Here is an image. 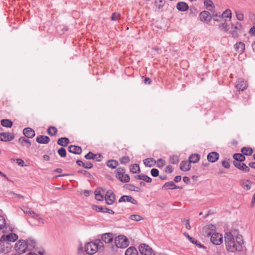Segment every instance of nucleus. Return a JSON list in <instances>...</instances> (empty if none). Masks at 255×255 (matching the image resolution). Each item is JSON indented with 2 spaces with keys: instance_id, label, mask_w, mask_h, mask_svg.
Segmentation results:
<instances>
[{
  "instance_id": "1",
  "label": "nucleus",
  "mask_w": 255,
  "mask_h": 255,
  "mask_svg": "<svg viewBox=\"0 0 255 255\" xmlns=\"http://www.w3.org/2000/svg\"><path fill=\"white\" fill-rule=\"evenodd\" d=\"M225 242L226 249L231 252L242 251L243 240L237 231L234 230L225 234Z\"/></svg>"
},
{
  "instance_id": "2",
  "label": "nucleus",
  "mask_w": 255,
  "mask_h": 255,
  "mask_svg": "<svg viewBox=\"0 0 255 255\" xmlns=\"http://www.w3.org/2000/svg\"><path fill=\"white\" fill-rule=\"evenodd\" d=\"M243 26L242 24L239 22L232 23L231 24V30L229 33L234 38H238L239 34L242 33Z\"/></svg>"
},
{
  "instance_id": "3",
  "label": "nucleus",
  "mask_w": 255,
  "mask_h": 255,
  "mask_svg": "<svg viewBox=\"0 0 255 255\" xmlns=\"http://www.w3.org/2000/svg\"><path fill=\"white\" fill-rule=\"evenodd\" d=\"M115 243L118 248H126L129 245L128 239L124 235H119L115 238Z\"/></svg>"
},
{
  "instance_id": "4",
  "label": "nucleus",
  "mask_w": 255,
  "mask_h": 255,
  "mask_svg": "<svg viewBox=\"0 0 255 255\" xmlns=\"http://www.w3.org/2000/svg\"><path fill=\"white\" fill-rule=\"evenodd\" d=\"M116 176L122 182H128L130 180L129 175L125 174V169L124 168L119 167L117 168Z\"/></svg>"
},
{
  "instance_id": "5",
  "label": "nucleus",
  "mask_w": 255,
  "mask_h": 255,
  "mask_svg": "<svg viewBox=\"0 0 255 255\" xmlns=\"http://www.w3.org/2000/svg\"><path fill=\"white\" fill-rule=\"evenodd\" d=\"M138 249L139 252L142 255H155L152 248L146 244L140 245Z\"/></svg>"
},
{
  "instance_id": "6",
  "label": "nucleus",
  "mask_w": 255,
  "mask_h": 255,
  "mask_svg": "<svg viewBox=\"0 0 255 255\" xmlns=\"http://www.w3.org/2000/svg\"><path fill=\"white\" fill-rule=\"evenodd\" d=\"M14 248L15 251L20 254L25 253L26 251L27 250V246H26V244L25 243V240H19L15 244Z\"/></svg>"
},
{
  "instance_id": "7",
  "label": "nucleus",
  "mask_w": 255,
  "mask_h": 255,
  "mask_svg": "<svg viewBox=\"0 0 255 255\" xmlns=\"http://www.w3.org/2000/svg\"><path fill=\"white\" fill-rule=\"evenodd\" d=\"M97 246L93 242L87 243L85 245V251L88 255H93L97 251Z\"/></svg>"
},
{
  "instance_id": "8",
  "label": "nucleus",
  "mask_w": 255,
  "mask_h": 255,
  "mask_svg": "<svg viewBox=\"0 0 255 255\" xmlns=\"http://www.w3.org/2000/svg\"><path fill=\"white\" fill-rule=\"evenodd\" d=\"M105 199L107 204L112 205L116 199L115 194L111 190H109L106 192Z\"/></svg>"
},
{
  "instance_id": "9",
  "label": "nucleus",
  "mask_w": 255,
  "mask_h": 255,
  "mask_svg": "<svg viewBox=\"0 0 255 255\" xmlns=\"http://www.w3.org/2000/svg\"><path fill=\"white\" fill-rule=\"evenodd\" d=\"M12 246L8 242L3 241L0 243V253L7 254L10 252Z\"/></svg>"
},
{
  "instance_id": "10",
  "label": "nucleus",
  "mask_w": 255,
  "mask_h": 255,
  "mask_svg": "<svg viewBox=\"0 0 255 255\" xmlns=\"http://www.w3.org/2000/svg\"><path fill=\"white\" fill-rule=\"evenodd\" d=\"M18 239V236L14 233H11L6 236L3 235L0 239L1 242L3 241L14 242Z\"/></svg>"
},
{
  "instance_id": "11",
  "label": "nucleus",
  "mask_w": 255,
  "mask_h": 255,
  "mask_svg": "<svg viewBox=\"0 0 255 255\" xmlns=\"http://www.w3.org/2000/svg\"><path fill=\"white\" fill-rule=\"evenodd\" d=\"M211 241L215 245H219L223 243L222 235L219 233H213L211 237Z\"/></svg>"
},
{
  "instance_id": "12",
  "label": "nucleus",
  "mask_w": 255,
  "mask_h": 255,
  "mask_svg": "<svg viewBox=\"0 0 255 255\" xmlns=\"http://www.w3.org/2000/svg\"><path fill=\"white\" fill-rule=\"evenodd\" d=\"M14 138L13 133L10 132H0V140L2 141H9Z\"/></svg>"
},
{
  "instance_id": "13",
  "label": "nucleus",
  "mask_w": 255,
  "mask_h": 255,
  "mask_svg": "<svg viewBox=\"0 0 255 255\" xmlns=\"http://www.w3.org/2000/svg\"><path fill=\"white\" fill-rule=\"evenodd\" d=\"M92 209L98 212L108 213L111 214H114L115 212L111 209L107 207H103L102 206H98L97 205H93L92 206Z\"/></svg>"
},
{
  "instance_id": "14",
  "label": "nucleus",
  "mask_w": 255,
  "mask_h": 255,
  "mask_svg": "<svg viewBox=\"0 0 255 255\" xmlns=\"http://www.w3.org/2000/svg\"><path fill=\"white\" fill-rule=\"evenodd\" d=\"M234 166L239 170L245 172H249L250 168L245 163L238 161H233Z\"/></svg>"
},
{
  "instance_id": "15",
  "label": "nucleus",
  "mask_w": 255,
  "mask_h": 255,
  "mask_svg": "<svg viewBox=\"0 0 255 255\" xmlns=\"http://www.w3.org/2000/svg\"><path fill=\"white\" fill-rule=\"evenodd\" d=\"M123 202H128L131 203L136 205L137 204V201L133 198L128 195H123L119 199V202L121 203Z\"/></svg>"
},
{
  "instance_id": "16",
  "label": "nucleus",
  "mask_w": 255,
  "mask_h": 255,
  "mask_svg": "<svg viewBox=\"0 0 255 255\" xmlns=\"http://www.w3.org/2000/svg\"><path fill=\"white\" fill-rule=\"evenodd\" d=\"M248 87V84L243 79L240 78L237 82L236 88L241 91L245 90Z\"/></svg>"
},
{
  "instance_id": "17",
  "label": "nucleus",
  "mask_w": 255,
  "mask_h": 255,
  "mask_svg": "<svg viewBox=\"0 0 255 255\" xmlns=\"http://www.w3.org/2000/svg\"><path fill=\"white\" fill-rule=\"evenodd\" d=\"M253 183L252 181L248 179H242L240 181V185L246 190H250Z\"/></svg>"
},
{
  "instance_id": "18",
  "label": "nucleus",
  "mask_w": 255,
  "mask_h": 255,
  "mask_svg": "<svg viewBox=\"0 0 255 255\" xmlns=\"http://www.w3.org/2000/svg\"><path fill=\"white\" fill-rule=\"evenodd\" d=\"M219 154L217 152H211L207 155V160L210 162H215L219 158Z\"/></svg>"
},
{
  "instance_id": "19",
  "label": "nucleus",
  "mask_w": 255,
  "mask_h": 255,
  "mask_svg": "<svg viewBox=\"0 0 255 255\" xmlns=\"http://www.w3.org/2000/svg\"><path fill=\"white\" fill-rule=\"evenodd\" d=\"M200 19L202 21H209L212 18L211 14L208 11H203L199 14Z\"/></svg>"
},
{
  "instance_id": "20",
  "label": "nucleus",
  "mask_w": 255,
  "mask_h": 255,
  "mask_svg": "<svg viewBox=\"0 0 255 255\" xmlns=\"http://www.w3.org/2000/svg\"><path fill=\"white\" fill-rule=\"evenodd\" d=\"M114 236L112 233H105L102 235L101 240L105 243H110L113 240Z\"/></svg>"
},
{
  "instance_id": "21",
  "label": "nucleus",
  "mask_w": 255,
  "mask_h": 255,
  "mask_svg": "<svg viewBox=\"0 0 255 255\" xmlns=\"http://www.w3.org/2000/svg\"><path fill=\"white\" fill-rule=\"evenodd\" d=\"M69 152L76 154H80L81 153L82 150L80 146L74 145H71L68 148Z\"/></svg>"
},
{
  "instance_id": "22",
  "label": "nucleus",
  "mask_w": 255,
  "mask_h": 255,
  "mask_svg": "<svg viewBox=\"0 0 255 255\" xmlns=\"http://www.w3.org/2000/svg\"><path fill=\"white\" fill-rule=\"evenodd\" d=\"M50 140V138L46 135H40L36 138V141L40 144H47Z\"/></svg>"
},
{
  "instance_id": "23",
  "label": "nucleus",
  "mask_w": 255,
  "mask_h": 255,
  "mask_svg": "<svg viewBox=\"0 0 255 255\" xmlns=\"http://www.w3.org/2000/svg\"><path fill=\"white\" fill-rule=\"evenodd\" d=\"M23 133L27 138H32L35 134V131L30 128H24Z\"/></svg>"
},
{
  "instance_id": "24",
  "label": "nucleus",
  "mask_w": 255,
  "mask_h": 255,
  "mask_svg": "<svg viewBox=\"0 0 255 255\" xmlns=\"http://www.w3.org/2000/svg\"><path fill=\"white\" fill-rule=\"evenodd\" d=\"M18 142L21 143L22 146H25L27 148H29L31 144L30 140L25 138L23 136L18 139Z\"/></svg>"
},
{
  "instance_id": "25",
  "label": "nucleus",
  "mask_w": 255,
  "mask_h": 255,
  "mask_svg": "<svg viewBox=\"0 0 255 255\" xmlns=\"http://www.w3.org/2000/svg\"><path fill=\"white\" fill-rule=\"evenodd\" d=\"M25 243L26 244V246H27V250L29 251L34 249L36 245V241L31 239L26 240L25 241Z\"/></svg>"
},
{
  "instance_id": "26",
  "label": "nucleus",
  "mask_w": 255,
  "mask_h": 255,
  "mask_svg": "<svg viewBox=\"0 0 255 255\" xmlns=\"http://www.w3.org/2000/svg\"><path fill=\"white\" fill-rule=\"evenodd\" d=\"M177 9L180 11H185L187 10L188 8V5L187 3L183 1H180L176 4Z\"/></svg>"
},
{
  "instance_id": "27",
  "label": "nucleus",
  "mask_w": 255,
  "mask_h": 255,
  "mask_svg": "<svg viewBox=\"0 0 255 255\" xmlns=\"http://www.w3.org/2000/svg\"><path fill=\"white\" fill-rule=\"evenodd\" d=\"M191 163L187 161H182L180 163V169L184 171H188L191 168Z\"/></svg>"
},
{
  "instance_id": "28",
  "label": "nucleus",
  "mask_w": 255,
  "mask_h": 255,
  "mask_svg": "<svg viewBox=\"0 0 255 255\" xmlns=\"http://www.w3.org/2000/svg\"><path fill=\"white\" fill-rule=\"evenodd\" d=\"M134 177L137 179L143 180L146 183H150L152 181V179L150 177L143 174L137 175Z\"/></svg>"
},
{
  "instance_id": "29",
  "label": "nucleus",
  "mask_w": 255,
  "mask_h": 255,
  "mask_svg": "<svg viewBox=\"0 0 255 255\" xmlns=\"http://www.w3.org/2000/svg\"><path fill=\"white\" fill-rule=\"evenodd\" d=\"M164 188L171 190L181 188L180 187L176 185L173 181L166 182L162 187V188Z\"/></svg>"
},
{
  "instance_id": "30",
  "label": "nucleus",
  "mask_w": 255,
  "mask_h": 255,
  "mask_svg": "<svg viewBox=\"0 0 255 255\" xmlns=\"http://www.w3.org/2000/svg\"><path fill=\"white\" fill-rule=\"evenodd\" d=\"M69 139L67 137H61L58 139L57 144L61 146L65 147L69 143Z\"/></svg>"
},
{
  "instance_id": "31",
  "label": "nucleus",
  "mask_w": 255,
  "mask_h": 255,
  "mask_svg": "<svg viewBox=\"0 0 255 255\" xmlns=\"http://www.w3.org/2000/svg\"><path fill=\"white\" fill-rule=\"evenodd\" d=\"M200 159V155L198 153L192 154L189 157L190 163H196L199 161Z\"/></svg>"
},
{
  "instance_id": "32",
  "label": "nucleus",
  "mask_w": 255,
  "mask_h": 255,
  "mask_svg": "<svg viewBox=\"0 0 255 255\" xmlns=\"http://www.w3.org/2000/svg\"><path fill=\"white\" fill-rule=\"evenodd\" d=\"M233 157L234 159H235V160L234 161H238L240 162H242L244 161L246 159L245 155H244L243 154H241V153H235L233 154Z\"/></svg>"
},
{
  "instance_id": "33",
  "label": "nucleus",
  "mask_w": 255,
  "mask_h": 255,
  "mask_svg": "<svg viewBox=\"0 0 255 255\" xmlns=\"http://www.w3.org/2000/svg\"><path fill=\"white\" fill-rule=\"evenodd\" d=\"M234 47L236 51L240 53H243L245 48V44L242 42H239L235 45Z\"/></svg>"
},
{
  "instance_id": "34",
  "label": "nucleus",
  "mask_w": 255,
  "mask_h": 255,
  "mask_svg": "<svg viewBox=\"0 0 255 255\" xmlns=\"http://www.w3.org/2000/svg\"><path fill=\"white\" fill-rule=\"evenodd\" d=\"M125 255H138V252L135 248L130 247L126 251Z\"/></svg>"
},
{
  "instance_id": "35",
  "label": "nucleus",
  "mask_w": 255,
  "mask_h": 255,
  "mask_svg": "<svg viewBox=\"0 0 255 255\" xmlns=\"http://www.w3.org/2000/svg\"><path fill=\"white\" fill-rule=\"evenodd\" d=\"M118 164V161L116 160L111 159L107 162V165L112 169H115Z\"/></svg>"
},
{
  "instance_id": "36",
  "label": "nucleus",
  "mask_w": 255,
  "mask_h": 255,
  "mask_svg": "<svg viewBox=\"0 0 255 255\" xmlns=\"http://www.w3.org/2000/svg\"><path fill=\"white\" fill-rule=\"evenodd\" d=\"M1 125L6 128H11L12 126V122L8 119H2L0 121Z\"/></svg>"
},
{
  "instance_id": "37",
  "label": "nucleus",
  "mask_w": 255,
  "mask_h": 255,
  "mask_svg": "<svg viewBox=\"0 0 255 255\" xmlns=\"http://www.w3.org/2000/svg\"><path fill=\"white\" fill-rule=\"evenodd\" d=\"M241 151L245 155H251L253 152V150L251 147H244L241 149Z\"/></svg>"
},
{
  "instance_id": "38",
  "label": "nucleus",
  "mask_w": 255,
  "mask_h": 255,
  "mask_svg": "<svg viewBox=\"0 0 255 255\" xmlns=\"http://www.w3.org/2000/svg\"><path fill=\"white\" fill-rule=\"evenodd\" d=\"M47 132L50 135L54 136L56 134L57 129L55 127L50 126L47 128Z\"/></svg>"
},
{
  "instance_id": "39",
  "label": "nucleus",
  "mask_w": 255,
  "mask_h": 255,
  "mask_svg": "<svg viewBox=\"0 0 255 255\" xmlns=\"http://www.w3.org/2000/svg\"><path fill=\"white\" fill-rule=\"evenodd\" d=\"M218 17H219L220 18L226 17L231 19L232 17L231 10L229 9H227L225 11L223 12L221 15H219Z\"/></svg>"
},
{
  "instance_id": "40",
  "label": "nucleus",
  "mask_w": 255,
  "mask_h": 255,
  "mask_svg": "<svg viewBox=\"0 0 255 255\" xmlns=\"http://www.w3.org/2000/svg\"><path fill=\"white\" fill-rule=\"evenodd\" d=\"M155 162L156 161L152 158H147L144 160V164L145 165V166L148 167L152 166L154 165L153 163H155Z\"/></svg>"
},
{
  "instance_id": "41",
  "label": "nucleus",
  "mask_w": 255,
  "mask_h": 255,
  "mask_svg": "<svg viewBox=\"0 0 255 255\" xmlns=\"http://www.w3.org/2000/svg\"><path fill=\"white\" fill-rule=\"evenodd\" d=\"M130 171L132 173H139L140 169L138 164H134L131 166Z\"/></svg>"
},
{
  "instance_id": "42",
  "label": "nucleus",
  "mask_w": 255,
  "mask_h": 255,
  "mask_svg": "<svg viewBox=\"0 0 255 255\" xmlns=\"http://www.w3.org/2000/svg\"><path fill=\"white\" fill-rule=\"evenodd\" d=\"M169 162L172 164H177L179 162V158L177 155L171 156L169 158Z\"/></svg>"
},
{
  "instance_id": "43",
  "label": "nucleus",
  "mask_w": 255,
  "mask_h": 255,
  "mask_svg": "<svg viewBox=\"0 0 255 255\" xmlns=\"http://www.w3.org/2000/svg\"><path fill=\"white\" fill-rule=\"evenodd\" d=\"M204 4L209 10H211L214 6L213 2L211 0H205Z\"/></svg>"
},
{
  "instance_id": "44",
  "label": "nucleus",
  "mask_w": 255,
  "mask_h": 255,
  "mask_svg": "<svg viewBox=\"0 0 255 255\" xmlns=\"http://www.w3.org/2000/svg\"><path fill=\"white\" fill-rule=\"evenodd\" d=\"M57 152L58 154L61 157H65L66 156L67 152L66 149L64 147H61L60 148L58 151Z\"/></svg>"
},
{
  "instance_id": "45",
  "label": "nucleus",
  "mask_w": 255,
  "mask_h": 255,
  "mask_svg": "<svg viewBox=\"0 0 255 255\" xmlns=\"http://www.w3.org/2000/svg\"><path fill=\"white\" fill-rule=\"evenodd\" d=\"M189 241L192 244H195L199 248H204V246L201 243H198L197 240H195V239L192 237L190 238Z\"/></svg>"
},
{
  "instance_id": "46",
  "label": "nucleus",
  "mask_w": 255,
  "mask_h": 255,
  "mask_svg": "<svg viewBox=\"0 0 255 255\" xmlns=\"http://www.w3.org/2000/svg\"><path fill=\"white\" fill-rule=\"evenodd\" d=\"M235 13H236V17H237V18L239 20L242 21V20H244V15L243 13H242L240 11L237 10L235 12Z\"/></svg>"
},
{
  "instance_id": "47",
  "label": "nucleus",
  "mask_w": 255,
  "mask_h": 255,
  "mask_svg": "<svg viewBox=\"0 0 255 255\" xmlns=\"http://www.w3.org/2000/svg\"><path fill=\"white\" fill-rule=\"evenodd\" d=\"M219 28H220L222 30H223L225 32H227L229 28L228 27V25L227 23L224 22V23H221L219 25Z\"/></svg>"
},
{
  "instance_id": "48",
  "label": "nucleus",
  "mask_w": 255,
  "mask_h": 255,
  "mask_svg": "<svg viewBox=\"0 0 255 255\" xmlns=\"http://www.w3.org/2000/svg\"><path fill=\"white\" fill-rule=\"evenodd\" d=\"M30 216L33 219L37 220L39 222L43 223V219L42 218H41L38 214L34 213V212L32 213V215Z\"/></svg>"
},
{
  "instance_id": "49",
  "label": "nucleus",
  "mask_w": 255,
  "mask_h": 255,
  "mask_svg": "<svg viewBox=\"0 0 255 255\" xmlns=\"http://www.w3.org/2000/svg\"><path fill=\"white\" fill-rule=\"evenodd\" d=\"M95 199L98 201H103L104 199L103 196L100 193V191H97V190L95 191Z\"/></svg>"
},
{
  "instance_id": "50",
  "label": "nucleus",
  "mask_w": 255,
  "mask_h": 255,
  "mask_svg": "<svg viewBox=\"0 0 255 255\" xmlns=\"http://www.w3.org/2000/svg\"><path fill=\"white\" fill-rule=\"evenodd\" d=\"M120 161L121 163L125 164L129 162V158L128 156H124L120 158Z\"/></svg>"
},
{
  "instance_id": "51",
  "label": "nucleus",
  "mask_w": 255,
  "mask_h": 255,
  "mask_svg": "<svg viewBox=\"0 0 255 255\" xmlns=\"http://www.w3.org/2000/svg\"><path fill=\"white\" fill-rule=\"evenodd\" d=\"M129 219L135 221H139L142 217L139 215H131L129 217Z\"/></svg>"
},
{
  "instance_id": "52",
  "label": "nucleus",
  "mask_w": 255,
  "mask_h": 255,
  "mask_svg": "<svg viewBox=\"0 0 255 255\" xmlns=\"http://www.w3.org/2000/svg\"><path fill=\"white\" fill-rule=\"evenodd\" d=\"M94 243L96 244V245H98L97 246V251L98 250H103V249H102V248H103V244L102 242V240L101 241L100 240H96V242Z\"/></svg>"
},
{
  "instance_id": "53",
  "label": "nucleus",
  "mask_w": 255,
  "mask_h": 255,
  "mask_svg": "<svg viewBox=\"0 0 255 255\" xmlns=\"http://www.w3.org/2000/svg\"><path fill=\"white\" fill-rule=\"evenodd\" d=\"M96 154L93 153L92 152H89L85 155V158L87 159H93L95 158Z\"/></svg>"
},
{
  "instance_id": "54",
  "label": "nucleus",
  "mask_w": 255,
  "mask_h": 255,
  "mask_svg": "<svg viewBox=\"0 0 255 255\" xmlns=\"http://www.w3.org/2000/svg\"><path fill=\"white\" fill-rule=\"evenodd\" d=\"M5 225V221L3 217L0 216V230L3 229Z\"/></svg>"
},
{
  "instance_id": "55",
  "label": "nucleus",
  "mask_w": 255,
  "mask_h": 255,
  "mask_svg": "<svg viewBox=\"0 0 255 255\" xmlns=\"http://www.w3.org/2000/svg\"><path fill=\"white\" fill-rule=\"evenodd\" d=\"M151 174L153 177H156L159 175V171L157 169L152 168L150 171Z\"/></svg>"
},
{
  "instance_id": "56",
  "label": "nucleus",
  "mask_w": 255,
  "mask_h": 255,
  "mask_svg": "<svg viewBox=\"0 0 255 255\" xmlns=\"http://www.w3.org/2000/svg\"><path fill=\"white\" fill-rule=\"evenodd\" d=\"M222 165L224 168L226 169H229L230 167V163L229 161V160H224L222 161Z\"/></svg>"
},
{
  "instance_id": "57",
  "label": "nucleus",
  "mask_w": 255,
  "mask_h": 255,
  "mask_svg": "<svg viewBox=\"0 0 255 255\" xmlns=\"http://www.w3.org/2000/svg\"><path fill=\"white\" fill-rule=\"evenodd\" d=\"M213 234L211 231H209L205 227L204 228L203 234L205 236L209 237L211 235H212Z\"/></svg>"
},
{
  "instance_id": "58",
  "label": "nucleus",
  "mask_w": 255,
  "mask_h": 255,
  "mask_svg": "<svg viewBox=\"0 0 255 255\" xmlns=\"http://www.w3.org/2000/svg\"><path fill=\"white\" fill-rule=\"evenodd\" d=\"M124 187L126 188L128 190L133 191L134 189V185L131 184H126Z\"/></svg>"
},
{
  "instance_id": "59",
  "label": "nucleus",
  "mask_w": 255,
  "mask_h": 255,
  "mask_svg": "<svg viewBox=\"0 0 255 255\" xmlns=\"http://www.w3.org/2000/svg\"><path fill=\"white\" fill-rule=\"evenodd\" d=\"M22 210L24 213L27 214L29 215V216H31L32 213L33 212V211H32L30 209L26 208V207H24L23 209H22Z\"/></svg>"
},
{
  "instance_id": "60",
  "label": "nucleus",
  "mask_w": 255,
  "mask_h": 255,
  "mask_svg": "<svg viewBox=\"0 0 255 255\" xmlns=\"http://www.w3.org/2000/svg\"><path fill=\"white\" fill-rule=\"evenodd\" d=\"M209 231H211L212 233H214L213 232L215 231L216 227L210 224L205 227Z\"/></svg>"
},
{
  "instance_id": "61",
  "label": "nucleus",
  "mask_w": 255,
  "mask_h": 255,
  "mask_svg": "<svg viewBox=\"0 0 255 255\" xmlns=\"http://www.w3.org/2000/svg\"><path fill=\"white\" fill-rule=\"evenodd\" d=\"M93 166V165L91 162H87L86 163H84L83 167L86 169H91Z\"/></svg>"
},
{
  "instance_id": "62",
  "label": "nucleus",
  "mask_w": 255,
  "mask_h": 255,
  "mask_svg": "<svg viewBox=\"0 0 255 255\" xmlns=\"http://www.w3.org/2000/svg\"><path fill=\"white\" fill-rule=\"evenodd\" d=\"M157 162H159V164L158 165V167H162L165 165V160L162 159L161 158H159L157 160Z\"/></svg>"
},
{
  "instance_id": "63",
  "label": "nucleus",
  "mask_w": 255,
  "mask_h": 255,
  "mask_svg": "<svg viewBox=\"0 0 255 255\" xmlns=\"http://www.w3.org/2000/svg\"><path fill=\"white\" fill-rule=\"evenodd\" d=\"M119 17H120V14L117 13H114L112 14L111 18H112V20L116 21L118 19H119Z\"/></svg>"
},
{
  "instance_id": "64",
  "label": "nucleus",
  "mask_w": 255,
  "mask_h": 255,
  "mask_svg": "<svg viewBox=\"0 0 255 255\" xmlns=\"http://www.w3.org/2000/svg\"><path fill=\"white\" fill-rule=\"evenodd\" d=\"M173 167L171 165H168L166 167L165 172L166 173H171L173 172Z\"/></svg>"
}]
</instances>
